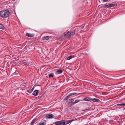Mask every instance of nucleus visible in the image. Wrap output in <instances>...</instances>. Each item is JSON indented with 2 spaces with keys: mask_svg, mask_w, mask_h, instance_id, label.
<instances>
[{
  "mask_svg": "<svg viewBox=\"0 0 125 125\" xmlns=\"http://www.w3.org/2000/svg\"><path fill=\"white\" fill-rule=\"evenodd\" d=\"M10 13L8 10H4L0 11V16L3 18H5L8 17Z\"/></svg>",
  "mask_w": 125,
  "mask_h": 125,
  "instance_id": "nucleus-1",
  "label": "nucleus"
},
{
  "mask_svg": "<svg viewBox=\"0 0 125 125\" xmlns=\"http://www.w3.org/2000/svg\"><path fill=\"white\" fill-rule=\"evenodd\" d=\"M75 32V30L68 31L66 34L65 33L64 36L66 38H68L70 36H73Z\"/></svg>",
  "mask_w": 125,
  "mask_h": 125,
  "instance_id": "nucleus-2",
  "label": "nucleus"
},
{
  "mask_svg": "<svg viewBox=\"0 0 125 125\" xmlns=\"http://www.w3.org/2000/svg\"><path fill=\"white\" fill-rule=\"evenodd\" d=\"M65 122L63 120L58 121L53 123L54 125H65Z\"/></svg>",
  "mask_w": 125,
  "mask_h": 125,
  "instance_id": "nucleus-3",
  "label": "nucleus"
},
{
  "mask_svg": "<svg viewBox=\"0 0 125 125\" xmlns=\"http://www.w3.org/2000/svg\"><path fill=\"white\" fill-rule=\"evenodd\" d=\"M115 6H117V4H109L105 5V7H106L108 8H109Z\"/></svg>",
  "mask_w": 125,
  "mask_h": 125,
  "instance_id": "nucleus-4",
  "label": "nucleus"
},
{
  "mask_svg": "<svg viewBox=\"0 0 125 125\" xmlns=\"http://www.w3.org/2000/svg\"><path fill=\"white\" fill-rule=\"evenodd\" d=\"M76 118L75 119H73L71 120H67L66 121H65V120H63V121H64V122H65V125H67L69 123L72 122L76 120Z\"/></svg>",
  "mask_w": 125,
  "mask_h": 125,
  "instance_id": "nucleus-5",
  "label": "nucleus"
},
{
  "mask_svg": "<svg viewBox=\"0 0 125 125\" xmlns=\"http://www.w3.org/2000/svg\"><path fill=\"white\" fill-rule=\"evenodd\" d=\"M46 118H47L52 119L53 118L54 116L52 114H49L46 115Z\"/></svg>",
  "mask_w": 125,
  "mask_h": 125,
  "instance_id": "nucleus-6",
  "label": "nucleus"
},
{
  "mask_svg": "<svg viewBox=\"0 0 125 125\" xmlns=\"http://www.w3.org/2000/svg\"><path fill=\"white\" fill-rule=\"evenodd\" d=\"M26 36L28 37H32L34 36V34H33L27 33L26 34Z\"/></svg>",
  "mask_w": 125,
  "mask_h": 125,
  "instance_id": "nucleus-7",
  "label": "nucleus"
},
{
  "mask_svg": "<svg viewBox=\"0 0 125 125\" xmlns=\"http://www.w3.org/2000/svg\"><path fill=\"white\" fill-rule=\"evenodd\" d=\"M76 94H77V93H70V94H68V96H67L66 97V100H67L68 99V98L69 97L73 95Z\"/></svg>",
  "mask_w": 125,
  "mask_h": 125,
  "instance_id": "nucleus-8",
  "label": "nucleus"
},
{
  "mask_svg": "<svg viewBox=\"0 0 125 125\" xmlns=\"http://www.w3.org/2000/svg\"><path fill=\"white\" fill-rule=\"evenodd\" d=\"M46 121L45 120H43L39 123V125H45L46 124Z\"/></svg>",
  "mask_w": 125,
  "mask_h": 125,
  "instance_id": "nucleus-9",
  "label": "nucleus"
},
{
  "mask_svg": "<svg viewBox=\"0 0 125 125\" xmlns=\"http://www.w3.org/2000/svg\"><path fill=\"white\" fill-rule=\"evenodd\" d=\"M91 100L92 101L96 103L100 101V100L96 98L91 99Z\"/></svg>",
  "mask_w": 125,
  "mask_h": 125,
  "instance_id": "nucleus-10",
  "label": "nucleus"
},
{
  "mask_svg": "<svg viewBox=\"0 0 125 125\" xmlns=\"http://www.w3.org/2000/svg\"><path fill=\"white\" fill-rule=\"evenodd\" d=\"M38 91L37 90H35L34 91L33 95L35 96H37L38 94Z\"/></svg>",
  "mask_w": 125,
  "mask_h": 125,
  "instance_id": "nucleus-11",
  "label": "nucleus"
},
{
  "mask_svg": "<svg viewBox=\"0 0 125 125\" xmlns=\"http://www.w3.org/2000/svg\"><path fill=\"white\" fill-rule=\"evenodd\" d=\"M50 38V37L47 36H44L42 37V40H48Z\"/></svg>",
  "mask_w": 125,
  "mask_h": 125,
  "instance_id": "nucleus-12",
  "label": "nucleus"
},
{
  "mask_svg": "<svg viewBox=\"0 0 125 125\" xmlns=\"http://www.w3.org/2000/svg\"><path fill=\"white\" fill-rule=\"evenodd\" d=\"M91 98H90L87 97L84 98V99L82 100H84V101H90L91 100Z\"/></svg>",
  "mask_w": 125,
  "mask_h": 125,
  "instance_id": "nucleus-13",
  "label": "nucleus"
},
{
  "mask_svg": "<svg viewBox=\"0 0 125 125\" xmlns=\"http://www.w3.org/2000/svg\"><path fill=\"white\" fill-rule=\"evenodd\" d=\"M63 72L62 70L61 69H59L56 71V72L58 74H60L62 73Z\"/></svg>",
  "mask_w": 125,
  "mask_h": 125,
  "instance_id": "nucleus-14",
  "label": "nucleus"
},
{
  "mask_svg": "<svg viewBox=\"0 0 125 125\" xmlns=\"http://www.w3.org/2000/svg\"><path fill=\"white\" fill-rule=\"evenodd\" d=\"M36 121V119H33L32 121V122H31V125H33L35 122Z\"/></svg>",
  "mask_w": 125,
  "mask_h": 125,
  "instance_id": "nucleus-15",
  "label": "nucleus"
},
{
  "mask_svg": "<svg viewBox=\"0 0 125 125\" xmlns=\"http://www.w3.org/2000/svg\"><path fill=\"white\" fill-rule=\"evenodd\" d=\"M4 27L3 25L1 24H0V29L4 30Z\"/></svg>",
  "mask_w": 125,
  "mask_h": 125,
  "instance_id": "nucleus-16",
  "label": "nucleus"
},
{
  "mask_svg": "<svg viewBox=\"0 0 125 125\" xmlns=\"http://www.w3.org/2000/svg\"><path fill=\"white\" fill-rule=\"evenodd\" d=\"M74 101L73 99H70L68 102V103L70 104L72 103Z\"/></svg>",
  "mask_w": 125,
  "mask_h": 125,
  "instance_id": "nucleus-17",
  "label": "nucleus"
},
{
  "mask_svg": "<svg viewBox=\"0 0 125 125\" xmlns=\"http://www.w3.org/2000/svg\"><path fill=\"white\" fill-rule=\"evenodd\" d=\"M117 105L118 106H125V103H122V104H117Z\"/></svg>",
  "mask_w": 125,
  "mask_h": 125,
  "instance_id": "nucleus-18",
  "label": "nucleus"
},
{
  "mask_svg": "<svg viewBox=\"0 0 125 125\" xmlns=\"http://www.w3.org/2000/svg\"><path fill=\"white\" fill-rule=\"evenodd\" d=\"M74 57L73 56L71 55L69 56L68 57L67 60H70L72 58H73Z\"/></svg>",
  "mask_w": 125,
  "mask_h": 125,
  "instance_id": "nucleus-19",
  "label": "nucleus"
},
{
  "mask_svg": "<svg viewBox=\"0 0 125 125\" xmlns=\"http://www.w3.org/2000/svg\"><path fill=\"white\" fill-rule=\"evenodd\" d=\"M48 76L50 77H53L54 76L52 73H51L48 74Z\"/></svg>",
  "mask_w": 125,
  "mask_h": 125,
  "instance_id": "nucleus-20",
  "label": "nucleus"
},
{
  "mask_svg": "<svg viewBox=\"0 0 125 125\" xmlns=\"http://www.w3.org/2000/svg\"><path fill=\"white\" fill-rule=\"evenodd\" d=\"M83 101V100H82L78 99L76 100L74 102V103H75V104H76L80 101Z\"/></svg>",
  "mask_w": 125,
  "mask_h": 125,
  "instance_id": "nucleus-21",
  "label": "nucleus"
},
{
  "mask_svg": "<svg viewBox=\"0 0 125 125\" xmlns=\"http://www.w3.org/2000/svg\"><path fill=\"white\" fill-rule=\"evenodd\" d=\"M22 85L23 86L26 87L27 86V84L26 83H22Z\"/></svg>",
  "mask_w": 125,
  "mask_h": 125,
  "instance_id": "nucleus-22",
  "label": "nucleus"
},
{
  "mask_svg": "<svg viewBox=\"0 0 125 125\" xmlns=\"http://www.w3.org/2000/svg\"><path fill=\"white\" fill-rule=\"evenodd\" d=\"M27 92L29 93H31L32 92V90H28L27 91Z\"/></svg>",
  "mask_w": 125,
  "mask_h": 125,
  "instance_id": "nucleus-23",
  "label": "nucleus"
},
{
  "mask_svg": "<svg viewBox=\"0 0 125 125\" xmlns=\"http://www.w3.org/2000/svg\"><path fill=\"white\" fill-rule=\"evenodd\" d=\"M23 63L24 64H27V62L25 61H24L23 62Z\"/></svg>",
  "mask_w": 125,
  "mask_h": 125,
  "instance_id": "nucleus-24",
  "label": "nucleus"
},
{
  "mask_svg": "<svg viewBox=\"0 0 125 125\" xmlns=\"http://www.w3.org/2000/svg\"><path fill=\"white\" fill-rule=\"evenodd\" d=\"M108 0H103V2H106L108 1Z\"/></svg>",
  "mask_w": 125,
  "mask_h": 125,
  "instance_id": "nucleus-25",
  "label": "nucleus"
},
{
  "mask_svg": "<svg viewBox=\"0 0 125 125\" xmlns=\"http://www.w3.org/2000/svg\"><path fill=\"white\" fill-rule=\"evenodd\" d=\"M34 88V87L31 89V90H32V91H33V90Z\"/></svg>",
  "mask_w": 125,
  "mask_h": 125,
  "instance_id": "nucleus-26",
  "label": "nucleus"
}]
</instances>
